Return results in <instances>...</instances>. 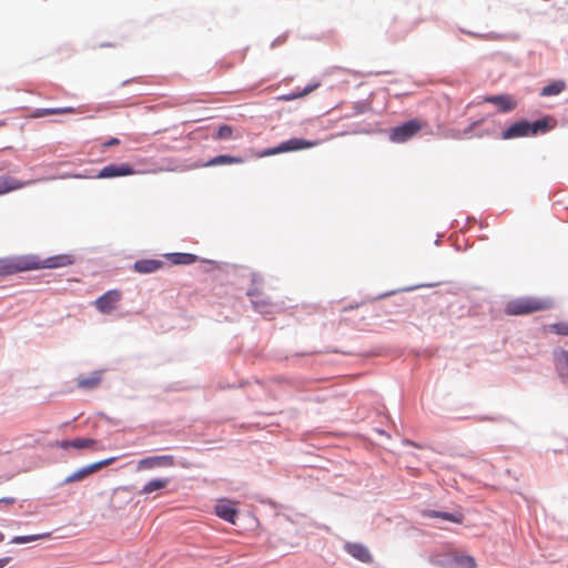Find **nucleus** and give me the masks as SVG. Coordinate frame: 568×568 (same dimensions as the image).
Listing matches in <instances>:
<instances>
[{
  "instance_id": "1",
  "label": "nucleus",
  "mask_w": 568,
  "mask_h": 568,
  "mask_svg": "<svg viewBox=\"0 0 568 568\" xmlns=\"http://www.w3.org/2000/svg\"><path fill=\"white\" fill-rule=\"evenodd\" d=\"M552 306L554 301L549 297L525 296L509 301L505 312L508 315H527L550 310Z\"/></svg>"
},
{
  "instance_id": "2",
  "label": "nucleus",
  "mask_w": 568,
  "mask_h": 568,
  "mask_svg": "<svg viewBox=\"0 0 568 568\" xmlns=\"http://www.w3.org/2000/svg\"><path fill=\"white\" fill-rule=\"evenodd\" d=\"M551 129L549 120L547 118L529 122L527 120H520L513 123L501 133L504 140H511L517 138H525L537 135L539 133H546Z\"/></svg>"
},
{
  "instance_id": "3",
  "label": "nucleus",
  "mask_w": 568,
  "mask_h": 568,
  "mask_svg": "<svg viewBox=\"0 0 568 568\" xmlns=\"http://www.w3.org/2000/svg\"><path fill=\"white\" fill-rule=\"evenodd\" d=\"M40 260L37 256H17L0 260V276L19 272L39 270Z\"/></svg>"
},
{
  "instance_id": "4",
  "label": "nucleus",
  "mask_w": 568,
  "mask_h": 568,
  "mask_svg": "<svg viewBox=\"0 0 568 568\" xmlns=\"http://www.w3.org/2000/svg\"><path fill=\"white\" fill-rule=\"evenodd\" d=\"M318 141H308L305 139L293 138L282 142L280 145L262 151L258 156H270L285 152L298 151L303 149H310L318 145Z\"/></svg>"
},
{
  "instance_id": "5",
  "label": "nucleus",
  "mask_w": 568,
  "mask_h": 568,
  "mask_svg": "<svg viewBox=\"0 0 568 568\" xmlns=\"http://www.w3.org/2000/svg\"><path fill=\"white\" fill-rule=\"evenodd\" d=\"M424 124L417 120H409L402 125L395 126L389 132V140L394 143H404L418 133Z\"/></svg>"
},
{
  "instance_id": "6",
  "label": "nucleus",
  "mask_w": 568,
  "mask_h": 568,
  "mask_svg": "<svg viewBox=\"0 0 568 568\" xmlns=\"http://www.w3.org/2000/svg\"><path fill=\"white\" fill-rule=\"evenodd\" d=\"M121 300L122 292L120 290H110L94 301V306L102 314H109L118 307Z\"/></svg>"
},
{
  "instance_id": "7",
  "label": "nucleus",
  "mask_w": 568,
  "mask_h": 568,
  "mask_svg": "<svg viewBox=\"0 0 568 568\" xmlns=\"http://www.w3.org/2000/svg\"><path fill=\"white\" fill-rule=\"evenodd\" d=\"M138 172L129 164H109L101 169L95 175L97 179H112L136 174Z\"/></svg>"
},
{
  "instance_id": "8",
  "label": "nucleus",
  "mask_w": 568,
  "mask_h": 568,
  "mask_svg": "<svg viewBox=\"0 0 568 568\" xmlns=\"http://www.w3.org/2000/svg\"><path fill=\"white\" fill-rule=\"evenodd\" d=\"M175 459L171 455L151 456L141 459L138 463L139 470L154 469V468H169L174 466Z\"/></svg>"
},
{
  "instance_id": "9",
  "label": "nucleus",
  "mask_w": 568,
  "mask_h": 568,
  "mask_svg": "<svg viewBox=\"0 0 568 568\" xmlns=\"http://www.w3.org/2000/svg\"><path fill=\"white\" fill-rule=\"evenodd\" d=\"M114 460H115V457H111V458L94 463L92 465H89L87 467H83V468L77 470L75 473H73L72 475L68 476L63 480V483L68 484V483L81 480V479L85 478L87 476H89L90 474L100 470L102 467L109 466Z\"/></svg>"
},
{
  "instance_id": "10",
  "label": "nucleus",
  "mask_w": 568,
  "mask_h": 568,
  "mask_svg": "<svg viewBox=\"0 0 568 568\" xmlns=\"http://www.w3.org/2000/svg\"><path fill=\"white\" fill-rule=\"evenodd\" d=\"M214 508L216 516L230 524L235 525L237 517V508L235 503L231 501L230 499H221Z\"/></svg>"
},
{
  "instance_id": "11",
  "label": "nucleus",
  "mask_w": 568,
  "mask_h": 568,
  "mask_svg": "<svg viewBox=\"0 0 568 568\" xmlns=\"http://www.w3.org/2000/svg\"><path fill=\"white\" fill-rule=\"evenodd\" d=\"M345 550L355 559L371 564L373 561V556L371 555L368 548L359 542H347L345 545Z\"/></svg>"
},
{
  "instance_id": "12",
  "label": "nucleus",
  "mask_w": 568,
  "mask_h": 568,
  "mask_svg": "<svg viewBox=\"0 0 568 568\" xmlns=\"http://www.w3.org/2000/svg\"><path fill=\"white\" fill-rule=\"evenodd\" d=\"M73 263V257L68 254L57 255L49 257L44 261H40L39 268H57L71 265Z\"/></svg>"
},
{
  "instance_id": "13",
  "label": "nucleus",
  "mask_w": 568,
  "mask_h": 568,
  "mask_svg": "<svg viewBox=\"0 0 568 568\" xmlns=\"http://www.w3.org/2000/svg\"><path fill=\"white\" fill-rule=\"evenodd\" d=\"M485 101L495 104L500 112H509L516 108V102L509 95H490Z\"/></svg>"
},
{
  "instance_id": "14",
  "label": "nucleus",
  "mask_w": 568,
  "mask_h": 568,
  "mask_svg": "<svg viewBox=\"0 0 568 568\" xmlns=\"http://www.w3.org/2000/svg\"><path fill=\"white\" fill-rule=\"evenodd\" d=\"M163 262L160 260H139L134 263L133 270L138 273L148 274L160 270Z\"/></svg>"
},
{
  "instance_id": "15",
  "label": "nucleus",
  "mask_w": 568,
  "mask_h": 568,
  "mask_svg": "<svg viewBox=\"0 0 568 568\" xmlns=\"http://www.w3.org/2000/svg\"><path fill=\"white\" fill-rule=\"evenodd\" d=\"M102 381V373L94 372L90 376H80L77 379V386L82 389H94L97 388Z\"/></svg>"
},
{
  "instance_id": "16",
  "label": "nucleus",
  "mask_w": 568,
  "mask_h": 568,
  "mask_svg": "<svg viewBox=\"0 0 568 568\" xmlns=\"http://www.w3.org/2000/svg\"><path fill=\"white\" fill-rule=\"evenodd\" d=\"M78 113V110L72 106H64V108H43V109H37L32 113V118H43L47 115H53V114H74Z\"/></svg>"
},
{
  "instance_id": "17",
  "label": "nucleus",
  "mask_w": 568,
  "mask_h": 568,
  "mask_svg": "<svg viewBox=\"0 0 568 568\" xmlns=\"http://www.w3.org/2000/svg\"><path fill=\"white\" fill-rule=\"evenodd\" d=\"M97 442L91 438H74L72 440H63L60 444V447L63 449L75 448V449H84L92 448Z\"/></svg>"
},
{
  "instance_id": "18",
  "label": "nucleus",
  "mask_w": 568,
  "mask_h": 568,
  "mask_svg": "<svg viewBox=\"0 0 568 568\" xmlns=\"http://www.w3.org/2000/svg\"><path fill=\"white\" fill-rule=\"evenodd\" d=\"M427 517H438L445 520H449L455 524H462L464 519V515L460 511L456 513H446V511H435V510H426L424 513Z\"/></svg>"
},
{
  "instance_id": "19",
  "label": "nucleus",
  "mask_w": 568,
  "mask_h": 568,
  "mask_svg": "<svg viewBox=\"0 0 568 568\" xmlns=\"http://www.w3.org/2000/svg\"><path fill=\"white\" fill-rule=\"evenodd\" d=\"M318 87H320V83L315 82L313 84H308L302 91H296V92H292V93H288V94L281 95V97L277 98V100H280V101H293V100H296V99H300V98H303V97L310 94L311 92L316 90Z\"/></svg>"
},
{
  "instance_id": "20",
  "label": "nucleus",
  "mask_w": 568,
  "mask_h": 568,
  "mask_svg": "<svg viewBox=\"0 0 568 568\" xmlns=\"http://www.w3.org/2000/svg\"><path fill=\"white\" fill-rule=\"evenodd\" d=\"M24 184L11 176L0 178V195L23 187Z\"/></svg>"
},
{
  "instance_id": "21",
  "label": "nucleus",
  "mask_w": 568,
  "mask_h": 568,
  "mask_svg": "<svg viewBox=\"0 0 568 568\" xmlns=\"http://www.w3.org/2000/svg\"><path fill=\"white\" fill-rule=\"evenodd\" d=\"M557 367L561 378L568 383V351H560L557 355Z\"/></svg>"
},
{
  "instance_id": "22",
  "label": "nucleus",
  "mask_w": 568,
  "mask_h": 568,
  "mask_svg": "<svg viewBox=\"0 0 568 568\" xmlns=\"http://www.w3.org/2000/svg\"><path fill=\"white\" fill-rule=\"evenodd\" d=\"M169 260L173 264L190 265L197 261V256L190 253H173L169 255Z\"/></svg>"
},
{
  "instance_id": "23",
  "label": "nucleus",
  "mask_w": 568,
  "mask_h": 568,
  "mask_svg": "<svg viewBox=\"0 0 568 568\" xmlns=\"http://www.w3.org/2000/svg\"><path fill=\"white\" fill-rule=\"evenodd\" d=\"M566 89V82L562 80L555 81L545 85L541 90V95L550 97L561 93Z\"/></svg>"
},
{
  "instance_id": "24",
  "label": "nucleus",
  "mask_w": 568,
  "mask_h": 568,
  "mask_svg": "<svg viewBox=\"0 0 568 568\" xmlns=\"http://www.w3.org/2000/svg\"><path fill=\"white\" fill-rule=\"evenodd\" d=\"M243 163V159L239 156H231V155H217L210 160L206 165L207 166H214V165H222V164H240Z\"/></svg>"
},
{
  "instance_id": "25",
  "label": "nucleus",
  "mask_w": 568,
  "mask_h": 568,
  "mask_svg": "<svg viewBox=\"0 0 568 568\" xmlns=\"http://www.w3.org/2000/svg\"><path fill=\"white\" fill-rule=\"evenodd\" d=\"M169 479L168 478H156V479H152L150 480L144 487L143 489L141 490L142 494H152L156 490H160L164 487H166V485L169 484Z\"/></svg>"
},
{
  "instance_id": "26",
  "label": "nucleus",
  "mask_w": 568,
  "mask_h": 568,
  "mask_svg": "<svg viewBox=\"0 0 568 568\" xmlns=\"http://www.w3.org/2000/svg\"><path fill=\"white\" fill-rule=\"evenodd\" d=\"M50 536H51L50 532L28 535V536H16L11 539V542L17 544V545L27 544V542H31V541H36V540H40V539L50 538Z\"/></svg>"
},
{
  "instance_id": "27",
  "label": "nucleus",
  "mask_w": 568,
  "mask_h": 568,
  "mask_svg": "<svg viewBox=\"0 0 568 568\" xmlns=\"http://www.w3.org/2000/svg\"><path fill=\"white\" fill-rule=\"evenodd\" d=\"M548 329L557 335L568 336V322L551 324L548 326Z\"/></svg>"
},
{
  "instance_id": "28",
  "label": "nucleus",
  "mask_w": 568,
  "mask_h": 568,
  "mask_svg": "<svg viewBox=\"0 0 568 568\" xmlns=\"http://www.w3.org/2000/svg\"><path fill=\"white\" fill-rule=\"evenodd\" d=\"M233 138V129L227 124L219 126L216 131V139L229 140Z\"/></svg>"
},
{
  "instance_id": "29",
  "label": "nucleus",
  "mask_w": 568,
  "mask_h": 568,
  "mask_svg": "<svg viewBox=\"0 0 568 568\" xmlns=\"http://www.w3.org/2000/svg\"><path fill=\"white\" fill-rule=\"evenodd\" d=\"M458 564L464 568H476V561L470 556H463L458 558Z\"/></svg>"
},
{
  "instance_id": "30",
  "label": "nucleus",
  "mask_w": 568,
  "mask_h": 568,
  "mask_svg": "<svg viewBox=\"0 0 568 568\" xmlns=\"http://www.w3.org/2000/svg\"><path fill=\"white\" fill-rule=\"evenodd\" d=\"M120 144V140L118 138H112L110 139L109 141H106L103 146L104 148H109V146H113V145H118Z\"/></svg>"
},
{
  "instance_id": "31",
  "label": "nucleus",
  "mask_w": 568,
  "mask_h": 568,
  "mask_svg": "<svg viewBox=\"0 0 568 568\" xmlns=\"http://www.w3.org/2000/svg\"><path fill=\"white\" fill-rule=\"evenodd\" d=\"M9 562V558H1L0 559V568H3Z\"/></svg>"
},
{
  "instance_id": "32",
  "label": "nucleus",
  "mask_w": 568,
  "mask_h": 568,
  "mask_svg": "<svg viewBox=\"0 0 568 568\" xmlns=\"http://www.w3.org/2000/svg\"><path fill=\"white\" fill-rule=\"evenodd\" d=\"M162 170L161 169H152L150 171H146L145 173H158V172H161Z\"/></svg>"
},
{
  "instance_id": "33",
  "label": "nucleus",
  "mask_w": 568,
  "mask_h": 568,
  "mask_svg": "<svg viewBox=\"0 0 568 568\" xmlns=\"http://www.w3.org/2000/svg\"><path fill=\"white\" fill-rule=\"evenodd\" d=\"M476 124H477V123H473V124L468 128L467 132H470V131L473 130V128H474Z\"/></svg>"
},
{
  "instance_id": "34",
  "label": "nucleus",
  "mask_w": 568,
  "mask_h": 568,
  "mask_svg": "<svg viewBox=\"0 0 568 568\" xmlns=\"http://www.w3.org/2000/svg\"><path fill=\"white\" fill-rule=\"evenodd\" d=\"M4 539V535L2 532H0V542L3 541Z\"/></svg>"
},
{
  "instance_id": "35",
  "label": "nucleus",
  "mask_w": 568,
  "mask_h": 568,
  "mask_svg": "<svg viewBox=\"0 0 568 568\" xmlns=\"http://www.w3.org/2000/svg\"><path fill=\"white\" fill-rule=\"evenodd\" d=\"M253 303L256 307H260L257 302L253 301Z\"/></svg>"
}]
</instances>
